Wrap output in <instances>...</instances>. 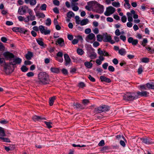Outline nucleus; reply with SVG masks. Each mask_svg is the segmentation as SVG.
Masks as SVG:
<instances>
[{"label": "nucleus", "mask_w": 154, "mask_h": 154, "mask_svg": "<svg viewBox=\"0 0 154 154\" xmlns=\"http://www.w3.org/2000/svg\"><path fill=\"white\" fill-rule=\"evenodd\" d=\"M146 85L149 89H154V82L148 83L146 84Z\"/></svg>", "instance_id": "nucleus-28"}, {"label": "nucleus", "mask_w": 154, "mask_h": 154, "mask_svg": "<svg viewBox=\"0 0 154 154\" xmlns=\"http://www.w3.org/2000/svg\"><path fill=\"white\" fill-rule=\"evenodd\" d=\"M63 53L62 52L59 51L57 54L56 57H63Z\"/></svg>", "instance_id": "nucleus-56"}, {"label": "nucleus", "mask_w": 154, "mask_h": 154, "mask_svg": "<svg viewBox=\"0 0 154 154\" xmlns=\"http://www.w3.org/2000/svg\"><path fill=\"white\" fill-rule=\"evenodd\" d=\"M100 45V43L97 42H94L93 44V46L94 47L96 48Z\"/></svg>", "instance_id": "nucleus-63"}, {"label": "nucleus", "mask_w": 154, "mask_h": 154, "mask_svg": "<svg viewBox=\"0 0 154 154\" xmlns=\"http://www.w3.org/2000/svg\"><path fill=\"white\" fill-rule=\"evenodd\" d=\"M99 4L95 1H91L88 2V5L90 6L91 8L94 11Z\"/></svg>", "instance_id": "nucleus-12"}, {"label": "nucleus", "mask_w": 154, "mask_h": 154, "mask_svg": "<svg viewBox=\"0 0 154 154\" xmlns=\"http://www.w3.org/2000/svg\"><path fill=\"white\" fill-rule=\"evenodd\" d=\"M33 56V53L30 51H28L26 55V58L28 60H30Z\"/></svg>", "instance_id": "nucleus-25"}, {"label": "nucleus", "mask_w": 154, "mask_h": 154, "mask_svg": "<svg viewBox=\"0 0 154 154\" xmlns=\"http://www.w3.org/2000/svg\"><path fill=\"white\" fill-rule=\"evenodd\" d=\"M25 2L27 4L29 3L31 6L35 5L37 3L36 0H25Z\"/></svg>", "instance_id": "nucleus-22"}, {"label": "nucleus", "mask_w": 154, "mask_h": 154, "mask_svg": "<svg viewBox=\"0 0 154 154\" xmlns=\"http://www.w3.org/2000/svg\"><path fill=\"white\" fill-rule=\"evenodd\" d=\"M108 70L109 71L113 72L115 70V68L112 66H108Z\"/></svg>", "instance_id": "nucleus-58"}, {"label": "nucleus", "mask_w": 154, "mask_h": 154, "mask_svg": "<svg viewBox=\"0 0 154 154\" xmlns=\"http://www.w3.org/2000/svg\"><path fill=\"white\" fill-rule=\"evenodd\" d=\"M103 41L105 42H109L112 44L115 43V42L112 39L111 36L110 35H108L107 33L105 34Z\"/></svg>", "instance_id": "nucleus-8"}, {"label": "nucleus", "mask_w": 154, "mask_h": 154, "mask_svg": "<svg viewBox=\"0 0 154 154\" xmlns=\"http://www.w3.org/2000/svg\"><path fill=\"white\" fill-rule=\"evenodd\" d=\"M51 72L56 73H58L59 72V70L58 68L51 67L50 69Z\"/></svg>", "instance_id": "nucleus-34"}, {"label": "nucleus", "mask_w": 154, "mask_h": 154, "mask_svg": "<svg viewBox=\"0 0 154 154\" xmlns=\"http://www.w3.org/2000/svg\"><path fill=\"white\" fill-rule=\"evenodd\" d=\"M77 53L80 55H82L84 53V51L82 49L78 48L77 49Z\"/></svg>", "instance_id": "nucleus-41"}, {"label": "nucleus", "mask_w": 154, "mask_h": 154, "mask_svg": "<svg viewBox=\"0 0 154 154\" xmlns=\"http://www.w3.org/2000/svg\"><path fill=\"white\" fill-rule=\"evenodd\" d=\"M142 142L146 144H150L152 143L151 140L149 138L146 137L140 138Z\"/></svg>", "instance_id": "nucleus-18"}, {"label": "nucleus", "mask_w": 154, "mask_h": 154, "mask_svg": "<svg viewBox=\"0 0 154 154\" xmlns=\"http://www.w3.org/2000/svg\"><path fill=\"white\" fill-rule=\"evenodd\" d=\"M57 43L60 46H63L64 44V42L63 39L62 38H59L56 41Z\"/></svg>", "instance_id": "nucleus-23"}, {"label": "nucleus", "mask_w": 154, "mask_h": 154, "mask_svg": "<svg viewBox=\"0 0 154 154\" xmlns=\"http://www.w3.org/2000/svg\"><path fill=\"white\" fill-rule=\"evenodd\" d=\"M34 75V73L32 72H29L26 74L27 76L29 77H32Z\"/></svg>", "instance_id": "nucleus-55"}, {"label": "nucleus", "mask_w": 154, "mask_h": 154, "mask_svg": "<svg viewBox=\"0 0 154 154\" xmlns=\"http://www.w3.org/2000/svg\"><path fill=\"white\" fill-rule=\"evenodd\" d=\"M38 82L39 84L45 85L49 83V76L48 74L45 72H41L38 75Z\"/></svg>", "instance_id": "nucleus-1"}, {"label": "nucleus", "mask_w": 154, "mask_h": 154, "mask_svg": "<svg viewBox=\"0 0 154 154\" xmlns=\"http://www.w3.org/2000/svg\"><path fill=\"white\" fill-rule=\"evenodd\" d=\"M136 92H128L124 96L125 100L127 101H131L138 98Z\"/></svg>", "instance_id": "nucleus-2"}, {"label": "nucleus", "mask_w": 154, "mask_h": 154, "mask_svg": "<svg viewBox=\"0 0 154 154\" xmlns=\"http://www.w3.org/2000/svg\"><path fill=\"white\" fill-rule=\"evenodd\" d=\"M137 95V97L139 98V96L141 97H146L147 95L149 94V93L146 91H143L142 92L138 91L136 92Z\"/></svg>", "instance_id": "nucleus-19"}, {"label": "nucleus", "mask_w": 154, "mask_h": 154, "mask_svg": "<svg viewBox=\"0 0 154 154\" xmlns=\"http://www.w3.org/2000/svg\"><path fill=\"white\" fill-rule=\"evenodd\" d=\"M105 35V34H103V35L98 34L97 35V40L99 42H101L103 39L104 38V36Z\"/></svg>", "instance_id": "nucleus-30"}, {"label": "nucleus", "mask_w": 154, "mask_h": 154, "mask_svg": "<svg viewBox=\"0 0 154 154\" xmlns=\"http://www.w3.org/2000/svg\"><path fill=\"white\" fill-rule=\"evenodd\" d=\"M56 98V97L55 96H53L50 98L49 103L50 106L53 105L54 103V101L55 100Z\"/></svg>", "instance_id": "nucleus-35"}, {"label": "nucleus", "mask_w": 154, "mask_h": 154, "mask_svg": "<svg viewBox=\"0 0 154 154\" xmlns=\"http://www.w3.org/2000/svg\"><path fill=\"white\" fill-rule=\"evenodd\" d=\"M121 20L124 23H125L127 21V18L125 16H123L121 17Z\"/></svg>", "instance_id": "nucleus-61"}, {"label": "nucleus", "mask_w": 154, "mask_h": 154, "mask_svg": "<svg viewBox=\"0 0 154 154\" xmlns=\"http://www.w3.org/2000/svg\"><path fill=\"white\" fill-rule=\"evenodd\" d=\"M125 3L124 4V6L125 8H129L131 7V5L129 3V1L128 0H124Z\"/></svg>", "instance_id": "nucleus-33"}, {"label": "nucleus", "mask_w": 154, "mask_h": 154, "mask_svg": "<svg viewBox=\"0 0 154 154\" xmlns=\"http://www.w3.org/2000/svg\"><path fill=\"white\" fill-rule=\"evenodd\" d=\"M53 3L56 6H59L60 4L59 1L57 0H54L53 1Z\"/></svg>", "instance_id": "nucleus-52"}, {"label": "nucleus", "mask_w": 154, "mask_h": 154, "mask_svg": "<svg viewBox=\"0 0 154 154\" xmlns=\"http://www.w3.org/2000/svg\"><path fill=\"white\" fill-rule=\"evenodd\" d=\"M118 52L119 54L122 56H124L126 53V51L123 48H122L120 49L119 50Z\"/></svg>", "instance_id": "nucleus-29"}, {"label": "nucleus", "mask_w": 154, "mask_h": 154, "mask_svg": "<svg viewBox=\"0 0 154 154\" xmlns=\"http://www.w3.org/2000/svg\"><path fill=\"white\" fill-rule=\"evenodd\" d=\"M74 14L71 11H69L66 14L67 17L69 18H71L72 17H74Z\"/></svg>", "instance_id": "nucleus-32"}, {"label": "nucleus", "mask_w": 154, "mask_h": 154, "mask_svg": "<svg viewBox=\"0 0 154 154\" xmlns=\"http://www.w3.org/2000/svg\"><path fill=\"white\" fill-rule=\"evenodd\" d=\"M110 107L107 105H103L97 108L94 109L95 112L98 113H101L105 111H107L110 109Z\"/></svg>", "instance_id": "nucleus-3"}, {"label": "nucleus", "mask_w": 154, "mask_h": 154, "mask_svg": "<svg viewBox=\"0 0 154 154\" xmlns=\"http://www.w3.org/2000/svg\"><path fill=\"white\" fill-rule=\"evenodd\" d=\"M3 137H0V139L2 140L3 142L8 143H10L11 142L10 139L8 138H5Z\"/></svg>", "instance_id": "nucleus-39"}, {"label": "nucleus", "mask_w": 154, "mask_h": 154, "mask_svg": "<svg viewBox=\"0 0 154 154\" xmlns=\"http://www.w3.org/2000/svg\"><path fill=\"white\" fill-rule=\"evenodd\" d=\"M47 5L45 4L42 5L40 6V8L41 10L46 11V10Z\"/></svg>", "instance_id": "nucleus-43"}, {"label": "nucleus", "mask_w": 154, "mask_h": 154, "mask_svg": "<svg viewBox=\"0 0 154 154\" xmlns=\"http://www.w3.org/2000/svg\"><path fill=\"white\" fill-rule=\"evenodd\" d=\"M46 24L47 26H49L51 24V21L50 18H48L46 20Z\"/></svg>", "instance_id": "nucleus-45"}, {"label": "nucleus", "mask_w": 154, "mask_h": 154, "mask_svg": "<svg viewBox=\"0 0 154 154\" xmlns=\"http://www.w3.org/2000/svg\"><path fill=\"white\" fill-rule=\"evenodd\" d=\"M97 56V55L96 53L93 51L92 53H91L90 57L91 59H94L96 58Z\"/></svg>", "instance_id": "nucleus-40"}, {"label": "nucleus", "mask_w": 154, "mask_h": 154, "mask_svg": "<svg viewBox=\"0 0 154 154\" xmlns=\"http://www.w3.org/2000/svg\"><path fill=\"white\" fill-rule=\"evenodd\" d=\"M128 41L129 43H131L132 45H136L138 43V40L137 39H134L132 37H129Z\"/></svg>", "instance_id": "nucleus-17"}, {"label": "nucleus", "mask_w": 154, "mask_h": 154, "mask_svg": "<svg viewBox=\"0 0 154 154\" xmlns=\"http://www.w3.org/2000/svg\"><path fill=\"white\" fill-rule=\"evenodd\" d=\"M21 70L23 72H26L28 70V68L26 66L23 65L21 68Z\"/></svg>", "instance_id": "nucleus-42"}, {"label": "nucleus", "mask_w": 154, "mask_h": 154, "mask_svg": "<svg viewBox=\"0 0 154 154\" xmlns=\"http://www.w3.org/2000/svg\"><path fill=\"white\" fill-rule=\"evenodd\" d=\"M88 22V20L87 19L82 20L80 22V24L81 26H84L87 24Z\"/></svg>", "instance_id": "nucleus-38"}, {"label": "nucleus", "mask_w": 154, "mask_h": 154, "mask_svg": "<svg viewBox=\"0 0 154 154\" xmlns=\"http://www.w3.org/2000/svg\"><path fill=\"white\" fill-rule=\"evenodd\" d=\"M141 61L143 63H148L149 61V59L147 58H143L142 59Z\"/></svg>", "instance_id": "nucleus-53"}, {"label": "nucleus", "mask_w": 154, "mask_h": 154, "mask_svg": "<svg viewBox=\"0 0 154 154\" xmlns=\"http://www.w3.org/2000/svg\"><path fill=\"white\" fill-rule=\"evenodd\" d=\"M22 62V59L18 57H16L14 58L10 63L9 65H11L13 66L16 65L17 64H20Z\"/></svg>", "instance_id": "nucleus-11"}, {"label": "nucleus", "mask_w": 154, "mask_h": 154, "mask_svg": "<svg viewBox=\"0 0 154 154\" xmlns=\"http://www.w3.org/2000/svg\"><path fill=\"white\" fill-rule=\"evenodd\" d=\"M55 59L56 60L60 63H62L63 61V57H56Z\"/></svg>", "instance_id": "nucleus-50"}, {"label": "nucleus", "mask_w": 154, "mask_h": 154, "mask_svg": "<svg viewBox=\"0 0 154 154\" xmlns=\"http://www.w3.org/2000/svg\"><path fill=\"white\" fill-rule=\"evenodd\" d=\"M32 119L34 121H39L42 119H45L41 116L35 115L32 117Z\"/></svg>", "instance_id": "nucleus-24"}, {"label": "nucleus", "mask_w": 154, "mask_h": 154, "mask_svg": "<svg viewBox=\"0 0 154 154\" xmlns=\"http://www.w3.org/2000/svg\"><path fill=\"white\" fill-rule=\"evenodd\" d=\"M5 47L3 45V44L0 42V51H4Z\"/></svg>", "instance_id": "nucleus-57"}, {"label": "nucleus", "mask_w": 154, "mask_h": 154, "mask_svg": "<svg viewBox=\"0 0 154 154\" xmlns=\"http://www.w3.org/2000/svg\"><path fill=\"white\" fill-rule=\"evenodd\" d=\"M85 40L87 42L92 43L93 42L92 41L90 42V40H93L94 41H95L96 40L95 35L92 33L89 34L86 37Z\"/></svg>", "instance_id": "nucleus-10"}, {"label": "nucleus", "mask_w": 154, "mask_h": 154, "mask_svg": "<svg viewBox=\"0 0 154 154\" xmlns=\"http://www.w3.org/2000/svg\"><path fill=\"white\" fill-rule=\"evenodd\" d=\"M3 55L5 59L7 60H12V59L14 57V55L12 53L6 51L3 53Z\"/></svg>", "instance_id": "nucleus-9"}, {"label": "nucleus", "mask_w": 154, "mask_h": 154, "mask_svg": "<svg viewBox=\"0 0 154 154\" xmlns=\"http://www.w3.org/2000/svg\"><path fill=\"white\" fill-rule=\"evenodd\" d=\"M112 5L116 7H119L120 6V4L119 2H113L112 3Z\"/></svg>", "instance_id": "nucleus-46"}, {"label": "nucleus", "mask_w": 154, "mask_h": 154, "mask_svg": "<svg viewBox=\"0 0 154 154\" xmlns=\"http://www.w3.org/2000/svg\"><path fill=\"white\" fill-rule=\"evenodd\" d=\"M29 9V8L27 6L23 5L19 8L18 12L19 14L23 15L25 14L26 11L28 12V10Z\"/></svg>", "instance_id": "nucleus-7"}, {"label": "nucleus", "mask_w": 154, "mask_h": 154, "mask_svg": "<svg viewBox=\"0 0 154 154\" xmlns=\"http://www.w3.org/2000/svg\"><path fill=\"white\" fill-rule=\"evenodd\" d=\"M108 66V63H104L102 65L103 68L105 70L107 69Z\"/></svg>", "instance_id": "nucleus-51"}, {"label": "nucleus", "mask_w": 154, "mask_h": 154, "mask_svg": "<svg viewBox=\"0 0 154 154\" xmlns=\"http://www.w3.org/2000/svg\"><path fill=\"white\" fill-rule=\"evenodd\" d=\"M36 41L37 43L41 46L45 47V46H46V45H45L43 42V39L42 38H39L36 39Z\"/></svg>", "instance_id": "nucleus-21"}, {"label": "nucleus", "mask_w": 154, "mask_h": 154, "mask_svg": "<svg viewBox=\"0 0 154 154\" xmlns=\"http://www.w3.org/2000/svg\"><path fill=\"white\" fill-rule=\"evenodd\" d=\"M6 136L4 129L0 127V137H4Z\"/></svg>", "instance_id": "nucleus-37"}, {"label": "nucleus", "mask_w": 154, "mask_h": 154, "mask_svg": "<svg viewBox=\"0 0 154 154\" xmlns=\"http://www.w3.org/2000/svg\"><path fill=\"white\" fill-rule=\"evenodd\" d=\"M100 79L102 82H105L109 83L111 82L110 79L103 76H101L100 77Z\"/></svg>", "instance_id": "nucleus-20"}, {"label": "nucleus", "mask_w": 154, "mask_h": 154, "mask_svg": "<svg viewBox=\"0 0 154 154\" xmlns=\"http://www.w3.org/2000/svg\"><path fill=\"white\" fill-rule=\"evenodd\" d=\"M104 50H102L100 48H99L97 50L98 54L100 55L103 56V54H104Z\"/></svg>", "instance_id": "nucleus-47"}, {"label": "nucleus", "mask_w": 154, "mask_h": 154, "mask_svg": "<svg viewBox=\"0 0 154 154\" xmlns=\"http://www.w3.org/2000/svg\"><path fill=\"white\" fill-rule=\"evenodd\" d=\"M36 15L39 18H44L45 17V14L43 12H37L36 13Z\"/></svg>", "instance_id": "nucleus-36"}, {"label": "nucleus", "mask_w": 154, "mask_h": 154, "mask_svg": "<svg viewBox=\"0 0 154 154\" xmlns=\"http://www.w3.org/2000/svg\"><path fill=\"white\" fill-rule=\"evenodd\" d=\"M142 66H140V67L138 69V73L139 74H141L143 72Z\"/></svg>", "instance_id": "nucleus-59"}, {"label": "nucleus", "mask_w": 154, "mask_h": 154, "mask_svg": "<svg viewBox=\"0 0 154 154\" xmlns=\"http://www.w3.org/2000/svg\"><path fill=\"white\" fill-rule=\"evenodd\" d=\"M109 149V146H105L100 148V151L103 152H107Z\"/></svg>", "instance_id": "nucleus-27"}, {"label": "nucleus", "mask_w": 154, "mask_h": 154, "mask_svg": "<svg viewBox=\"0 0 154 154\" xmlns=\"http://www.w3.org/2000/svg\"><path fill=\"white\" fill-rule=\"evenodd\" d=\"M45 123L47 127L48 128H52V126L51 125V124H52V123L51 122H50L45 121Z\"/></svg>", "instance_id": "nucleus-49"}, {"label": "nucleus", "mask_w": 154, "mask_h": 154, "mask_svg": "<svg viewBox=\"0 0 154 154\" xmlns=\"http://www.w3.org/2000/svg\"><path fill=\"white\" fill-rule=\"evenodd\" d=\"M88 79L91 82H94L95 81V79L93 77H92L91 75H89L88 77Z\"/></svg>", "instance_id": "nucleus-62"}, {"label": "nucleus", "mask_w": 154, "mask_h": 154, "mask_svg": "<svg viewBox=\"0 0 154 154\" xmlns=\"http://www.w3.org/2000/svg\"><path fill=\"white\" fill-rule=\"evenodd\" d=\"M92 61V60H91L90 61V62L88 61L85 62L84 63V65L88 68H91L93 66L92 63L91 62Z\"/></svg>", "instance_id": "nucleus-26"}, {"label": "nucleus", "mask_w": 154, "mask_h": 154, "mask_svg": "<svg viewBox=\"0 0 154 154\" xmlns=\"http://www.w3.org/2000/svg\"><path fill=\"white\" fill-rule=\"evenodd\" d=\"M64 61L65 62V65L67 66L69 65L71 62V59L67 54H65L64 55Z\"/></svg>", "instance_id": "nucleus-16"}, {"label": "nucleus", "mask_w": 154, "mask_h": 154, "mask_svg": "<svg viewBox=\"0 0 154 154\" xmlns=\"http://www.w3.org/2000/svg\"><path fill=\"white\" fill-rule=\"evenodd\" d=\"M104 10V7L103 6L99 4L94 11L97 13L102 14L103 13Z\"/></svg>", "instance_id": "nucleus-13"}, {"label": "nucleus", "mask_w": 154, "mask_h": 154, "mask_svg": "<svg viewBox=\"0 0 154 154\" xmlns=\"http://www.w3.org/2000/svg\"><path fill=\"white\" fill-rule=\"evenodd\" d=\"M47 27H45L42 25H40L39 26V30L41 33L42 34H44L45 35H47L50 34L51 31L50 29H47Z\"/></svg>", "instance_id": "nucleus-5"}, {"label": "nucleus", "mask_w": 154, "mask_h": 154, "mask_svg": "<svg viewBox=\"0 0 154 154\" xmlns=\"http://www.w3.org/2000/svg\"><path fill=\"white\" fill-rule=\"evenodd\" d=\"M128 17V20L129 22H131L133 21V19L132 18V15L130 12H128L127 13Z\"/></svg>", "instance_id": "nucleus-31"}, {"label": "nucleus", "mask_w": 154, "mask_h": 154, "mask_svg": "<svg viewBox=\"0 0 154 154\" xmlns=\"http://www.w3.org/2000/svg\"><path fill=\"white\" fill-rule=\"evenodd\" d=\"M85 86V85L83 82H80L78 84V86L82 88H83Z\"/></svg>", "instance_id": "nucleus-48"}, {"label": "nucleus", "mask_w": 154, "mask_h": 154, "mask_svg": "<svg viewBox=\"0 0 154 154\" xmlns=\"http://www.w3.org/2000/svg\"><path fill=\"white\" fill-rule=\"evenodd\" d=\"M148 43V41L146 38H144L141 43V45L143 47H145Z\"/></svg>", "instance_id": "nucleus-44"}, {"label": "nucleus", "mask_w": 154, "mask_h": 154, "mask_svg": "<svg viewBox=\"0 0 154 154\" xmlns=\"http://www.w3.org/2000/svg\"><path fill=\"white\" fill-rule=\"evenodd\" d=\"M73 106L74 108L76 109H84L85 108L82 105L78 103H73Z\"/></svg>", "instance_id": "nucleus-15"}, {"label": "nucleus", "mask_w": 154, "mask_h": 154, "mask_svg": "<svg viewBox=\"0 0 154 154\" xmlns=\"http://www.w3.org/2000/svg\"><path fill=\"white\" fill-rule=\"evenodd\" d=\"M28 13L29 14V16H27L29 17V18L30 21H33L35 19V16L34 15V13L33 11L31 9H29L28 10Z\"/></svg>", "instance_id": "nucleus-14"}, {"label": "nucleus", "mask_w": 154, "mask_h": 154, "mask_svg": "<svg viewBox=\"0 0 154 154\" xmlns=\"http://www.w3.org/2000/svg\"><path fill=\"white\" fill-rule=\"evenodd\" d=\"M12 30L16 32H19L21 34H26L28 32L27 29L23 27H14L12 28Z\"/></svg>", "instance_id": "nucleus-4"}, {"label": "nucleus", "mask_w": 154, "mask_h": 154, "mask_svg": "<svg viewBox=\"0 0 154 154\" xmlns=\"http://www.w3.org/2000/svg\"><path fill=\"white\" fill-rule=\"evenodd\" d=\"M105 145L104 141L103 140H102L98 144V145L99 146H102Z\"/></svg>", "instance_id": "nucleus-54"}, {"label": "nucleus", "mask_w": 154, "mask_h": 154, "mask_svg": "<svg viewBox=\"0 0 154 154\" xmlns=\"http://www.w3.org/2000/svg\"><path fill=\"white\" fill-rule=\"evenodd\" d=\"M62 72L63 74L65 75H67L68 73L67 70L66 69L64 68L62 70Z\"/></svg>", "instance_id": "nucleus-64"}, {"label": "nucleus", "mask_w": 154, "mask_h": 154, "mask_svg": "<svg viewBox=\"0 0 154 154\" xmlns=\"http://www.w3.org/2000/svg\"><path fill=\"white\" fill-rule=\"evenodd\" d=\"M75 18L76 20V24H79L80 22L79 17L78 16H76Z\"/></svg>", "instance_id": "nucleus-60"}, {"label": "nucleus", "mask_w": 154, "mask_h": 154, "mask_svg": "<svg viewBox=\"0 0 154 154\" xmlns=\"http://www.w3.org/2000/svg\"><path fill=\"white\" fill-rule=\"evenodd\" d=\"M116 11L115 8L112 6H109L106 8V11L104 12V15L107 16H110L113 14Z\"/></svg>", "instance_id": "nucleus-6"}]
</instances>
